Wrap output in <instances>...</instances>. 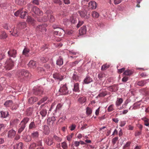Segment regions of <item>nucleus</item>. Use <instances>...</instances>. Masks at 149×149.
I'll return each instance as SVG.
<instances>
[{"label": "nucleus", "mask_w": 149, "mask_h": 149, "mask_svg": "<svg viewBox=\"0 0 149 149\" xmlns=\"http://www.w3.org/2000/svg\"><path fill=\"white\" fill-rule=\"evenodd\" d=\"M31 75V74L28 71L24 70H19L16 73L18 79L21 81L29 79Z\"/></svg>", "instance_id": "f257e3e1"}, {"label": "nucleus", "mask_w": 149, "mask_h": 149, "mask_svg": "<svg viewBox=\"0 0 149 149\" xmlns=\"http://www.w3.org/2000/svg\"><path fill=\"white\" fill-rule=\"evenodd\" d=\"M31 140V138L30 136H26V138L25 139V141L28 142L30 141Z\"/></svg>", "instance_id": "774afa93"}, {"label": "nucleus", "mask_w": 149, "mask_h": 149, "mask_svg": "<svg viewBox=\"0 0 149 149\" xmlns=\"http://www.w3.org/2000/svg\"><path fill=\"white\" fill-rule=\"evenodd\" d=\"M118 138L117 137H115L112 140V142L113 145H114L116 143V142L118 140Z\"/></svg>", "instance_id": "680f3d73"}, {"label": "nucleus", "mask_w": 149, "mask_h": 149, "mask_svg": "<svg viewBox=\"0 0 149 149\" xmlns=\"http://www.w3.org/2000/svg\"><path fill=\"white\" fill-rule=\"evenodd\" d=\"M59 91L61 95H66L69 93L67 87L66 85H62L59 90Z\"/></svg>", "instance_id": "7ed1b4c3"}, {"label": "nucleus", "mask_w": 149, "mask_h": 149, "mask_svg": "<svg viewBox=\"0 0 149 149\" xmlns=\"http://www.w3.org/2000/svg\"><path fill=\"white\" fill-rule=\"evenodd\" d=\"M19 30L18 29H15V28L13 29V33H11L12 35L14 36H17L19 35Z\"/></svg>", "instance_id": "c756f323"}, {"label": "nucleus", "mask_w": 149, "mask_h": 149, "mask_svg": "<svg viewBox=\"0 0 149 149\" xmlns=\"http://www.w3.org/2000/svg\"><path fill=\"white\" fill-rule=\"evenodd\" d=\"M92 111L91 109L89 107L86 108V114L88 115H89L92 113Z\"/></svg>", "instance_id": "de8ad7c7"}, {"label": "nucleus", "mask_w": 149, "mask_h": 149, "mask_svg": "<svg viewBox=\"0 0 149 149\" xmlns=\"http://www.w3.org/2000/svg\"><path fill=\"white\" fill-rule=\"evenodd\" d=\"M36 144L35 143H33L31 144L30 146V148L31 149H33L36 147Z\"/></svg>", "instance_id": "e2e57ef3"}, {"label": "nucleus", "mask_w": 149, "mask_h": 149, "mask_svg": "<svg viewBox=\"0 0 149 149\" xmlns=\"http://www.w3.org/2000/svg\"><path fill=\"white\" fill-rule=\"evenodd\" d=\"M47 25L44 24L42 25H40L37 26V29L41 32H45L46 31V27Z\"/></svg>", "instance_id": "6e6552de"}, {"label": "nucleus", "mask_w": 149, "mask_h": 149, "mask_svg": "<svg viewBox=\"0 0 149 149\" xmlns=\"http://www.w3.org/2000/svg\"><path fill=\"white\" fill-rule=\"evenodd\" d=\"M142 120L144 122V124L146 126H148L149 125V119L146 118H143Z\"/></svg>", "instance_id": "c03bdc74"}, {"label": "nucleus", "mask_w": 149, "mask_h": 149, "mask_svg": "<svg viewBox=\"0 0 149 149\" xmlns=\"http://www.w3.org/2000/svg\"><path fill=\"white\" fill-rule=\"evenodd\" d=\"M80 15L82 17H84L87 14V12L86 11H79L78 12Z\"/></svg>", "instance_id": "ea45409f"}, {"label": "nucleus", "mask_w": 149, "mask_h": 149, "mask_svg": "<svg viewBox=\"0 0 149 149\" xmlns=\"http://www.w3.org/2000/svg\"><path fill=\"white\" fill-rule=\"evenodd\" d=\"M22 9V11H21V13L20 14V17L24 19L25 18V17L26 16V15L27 14V12L26 11L23 10Z\"/></svg>", "instance_id": "f704fd0d"}, {"label": "nucleus", "mask_w": 149, "mask_h": 149, "mask_svg": "<svg viewBox=\"0 0 149 149\" xmlns=\"http://www.w3.org/2000/svg\"><path fill=\"white\" fill-rule=\"evenodd\" d=\"M53 77L54 79L59 80L60 81L62 80L63 79L64 76L61 75L59 73H56L53 74Z\"/></svg>", "instance_id": "f8f14e48"}, {"label": "nucleus", "mask_w": 149, "mask_h": 149, "mask_svg": "<svg viewBox=\"0 0 149 149\" xmlns=\"http://www.w3.org/2000/svg\"><path fill=\"white\" fill-rule=\"evenodd\" d=\"M97 3L94 1H90L88 3V7L89 9L94 10L96 8Z\"/></svg>", "instance_id": "0eeeda50"}, {"label": "nucleus", "mask_w": 149, "mask_h": 149, "mask_svg": "<svg viewBox=\"0 0 149 149\" xmlns=\"http://www.w3.org/2000/svg\"><path fill=\"white\" fill-rule=\"evenodd\" d=\"M6 127V125L3 124H0V131L3 130Z\"/></svg>", "instance_id": "0e129e2a"}, {"label": "nucleus", "mask_w": 149, "mask_h": 149, "mask_svg": "<svg viewBox=\"0 0 149 149\" xmlns=\"http://www.w3.org/2000/svg\"><path fill=\"white\" fill-rule=\"evenodd\" d=\"M79 90V84L78 83H76L74 84V88L73 89L74 91L77 92Z\"/></svg>", "instance_id": "2f4dec72"}, {"label": "nucleus", "mask_w": 149, "mask_h": 149, "mask_svg": "<svg viewBox=\"0 0 149 149\" xmlns=\"http://www.w3.org/2000/svg\"><path fill=\"white\" fill-rule=\"evenodd\" d=\"M141 131L140 130V131H136L135 133V136H139L141 135Z\"/></svg>", "instance_id": "052dcab7"}, {"label": "nucleus", "mask_w": 149, "mask_h": 149, "mask_svg": "<svg viewBox=\"0 0 149 149\" xmlns=\"http://www.w3.org/2000/svg\"><path fill=\"white\" fill-rule=\"evenodd\" d=\"M7 37V35L6 33L4 31H2L0 35V38L1 39H6Z\"/></svg>", "instance_id": "4c0bfd02"}, {"label": "nucleus", "mask_w": 149, "mask_h": 149, "mask_svg": "<svg viewBox=\"0 0 149 149\" xmlns=\"http://www.w3.org/2000/svg\"><path fill=\"white\" fill-rule=\"evenodd\" d=\"M43 89L41 87L34 88L33 91V94L36 95L41 96L43 93Z\"/></svg>", "instance_id": "20e7f679"}, {"label": "nucleus", "mask_w": 149, "mask_h": 149, "mask_svg": "<svg viewBox=\"0 0 149 149\" xmlns=\"http://www.w3.org/2000/svg\"><path fill=\"white\" fill-rule=\"evenodd\" d=\"M37 100V99L36 97H31L29 98V101L31 104H32Z\"/></svg>", "instance_id": "58836bf2"}, {"label": "nucleus", "mask_w": 149, "mask_h": 149, "mask_svg": "<svg viewBox=\"0 0 149 149\" xmlns=\"http://www.w3.org/2000/svg\"><path fill=\"white\" fill-rule=\"evenodd\" d=\"M36 126L35 123L34 122H32L31 123L29 126V129H31L35 128L36 127Z\"/></svg>", "instance_id": "79ce46f5"}, {"label": "nucleus", "mask_w": 149, "mask_h": 149, "mask_svg": "<svg viewBox=\"0 0 149 149\" xmlns=\"http://www.w3.org/2000/svg\"><path fill=\"white\" fill-rule=\"evenodd\" d=\"M114 105L113 104L110 105L107 109V110L109 112H111L114 110L113 108Z\"/></svg>", "instance_id": "6e6d98bb"}, {"label": "nucleus", "mask_w": 149, "mask_h": 149, "mask_svg": "<svg viewBox=\"0 0 149 149\" xmlns=\"http://www.w3.org/2000/svg\"><path fill=\"white\" fill-rule=\"evenodd\" d=\"M123 100L121 98H117V100L116 103V105L117 107H118L120 105V104L123 102Z\"/></svg>", "instance_id": "473e14b6"}, {"label": "nucleus", "mask_w": 149, "mask_h": 149, "mask_svg": "<svg viewBox=\"0 0 149 149\" xmlns=\"http://www.w3.org/2000/svg\"><path fill=\"white\" fill-rule=\"evenodd\" d=\"M23 146V143L19 142L14 146V149H22Z\"/></svg>", "instance_id": "b1692460"}, {"label": "nucleus", "mask_w": 149, "mask_h": 149, "mask_svg": "<svg viewBox=\"0 0 149 149\" xmlns=\"http://www.w3.org/2000/svg\"><path fill=\"white\" fill-rule=\"evenodd\" d=\"M25 127L26 125L20 123L19 126V128L18 131V133H21L24 130Z\"/></svg>", "instance_id": "f3484780"}, {"label": "nucleus", "mask_w": 149, "mask_h": 149, "mask_svg": "<svg viewBox=\"0 0 149 149\" xmlns=\"http://www.w3.org/2000/svg\"><path fill=\"white\" fill-rule=\"evenodd\" d=\"M131 144V142L130 141H128L127 142L126 144L124 146L123 149H125L127 148H129L130 147Z\"/></svg>", "instance_id": "3c124183"}, {"label": "nucleus", "mask_w": 149, "mask_h": 149, "mask_svg": "<svg viewBox=\"0 0 149 149\" xmlns=\"http://www.w3.org/2000/svg\"><path fill=\"white\" fill-rule=\"evenodd\" d=\"M56 120V118L54 116L52 117L51 118H48L47 121H52L53 122H54Z\"/></svg>", "instance_id": "338daca9"}, {"label": "nucleus", "mask_w": 149, "mask_h": 149, "mask_svg": "<svg viewBox=\"0 0 149 149\" xmlns=\"http://www.w3.org/2000/svg\"><path fill=\"white\" fill-rule=\"evenodd\" d=\"M140 91L146 95H149V89L147 88H143L140 90Z\"/></svg>", "instance_id": "412c9836"}, {"label": "nucleus", "mask_w": 149, "mask_h": 149, "mask_svg": "<svg viewBox=\"0 0 149 149\" xmlns=\"http://www.w3.org/2000/svg\"><path fill=\"white\" fill-rule=\"evenodd\" d=\"M92 79L89 77H87L84 80V82L85 84H88L92 82Z\"/></svg>", "instance_id": "7c9ffc66"}, {"label": "nucleus", "mask_w": 149, "mask_h": 149, "mask_svg": "<svg viewBox=\"0 0 149 149\" xmlns=\"http://www.w3.org/2000/svg\"><path fill=\"white\" fill-rule=\"evenodd\" d=\"M54 3L58 4L59 5H61L62 4V1L60 0H54Z\"/></svg>", "instance_id": "13d9d810"}, {"label": "nucleus", "mask_w": 149, "mask_h": 149, "mask_svg": "<svg viewBox=\"0 0 149 149\" xmlns=\"http://www.w3.org/2000/svg\"><path fill=\"white\" fill-rule=\"evenodd\" d=\"M29 49L27 48H25L23 51V54L27 56V54L29 52Z\"/></svg>", "instance_id": "8fccbe9b"}, {"label": "nucleus", "mask_w": 149, "mask_h": 149, "mask_svg": "<svg viewBox=\"0 0 149 149\" xmlns=\"http://www.w3.org/2000/svg\"><path fill=\"white\" fill-rule=\"evenodd\" d=\"M61 147L63 149H67L68 148V146L66 143L64 141L61 143Z\"/></svg>", "instance_id": "49530a36"}, {"label": "nucleus", "mask_w": 149, "mask_h": 149, "mask_svg": "<svg viewBox=\"0 0 149 149\" xmlns=\"http://www.w3.org/2000/svg\"><path fill=\"white\" fill-rule=\"evenodd\" d=\"M33 11L36 15L38 16H40L42 15L43 13L42 11L40 10V9L36 6L33 7Z\"/></svg>", "instance_id": "1a4fd4ad"}, {"label": "nucleus", "mask_w": 149, "mask_h": 149, "mask_svg": "<svg viewBox=\"0 0 149 149\" xmlns=\"http://www.w3.org/2000/svg\"><path fill=\"white\" fill-rule=\"evenodd\" d=\"M17 26L20 29H24L26 27V23L24 22H19Z\"/></svg>", "instance_id": "a211bd4d"}, {"label": "nucleus", "mask_w": 149, "mask_h": 149, "mask_svg": "<svg viewBox=\"0 0 149 149\" xmlns=\"http://www.w3.org/2000/svg\"><path fill=\"white\" fill-rule=\"evenodd\" d=\"M52 139L54 140H55V141L58 142H61L62 140V138L56 135H54Z\"/></svg>", "instance_id": "cd10ccee"}, {"label": "nucleus", "mask_w": 149, "mask_h": 149, "mask_svg": "<svg viewBox=\"0 0 149 149\" xmlns=\"http://www.w3.org/2000/svg\"><path fill=\"white\" fill-rule=\"evenodd\" d=\"M40 60L42 62H43V63H45L47 61V58H46L43 57L41 58Z\"/></svg>", "instance_id": "69168bd1"}, {"label": "nucleus", "mask_w": 149, "mask_h": 149, "mask_svg": "<svg viewBox=\"0 0 149 149\" xmlns=\"http://www.w3.org/2000/svg\"><path fill=\"white\" fill-rule=\"evenodd\" d=\"M39 133L37 131L33 132L31 133V136L34 138H36L39 136Z\"/></svg>", "instance_id": "c9c22d12"}, {"label": "nucleus", "mask_w": 149, "mask_h": 149, "mask_svg": "<svg viewBox=\"0 0 149 149\" xmlns=\"http://www.w3.org/2000/svg\"><path fill=\"white\" fill-rule=\"evenodd\" d=\"M1 117L3 118L7 117L9 115V113L8 111H1L0 112Z\"/></svg>", "instance_id": "bb28decb"}, {"label": "nucleus", "mask_w": 149, "mask_h": 149, "mask_svg": "<svg viewBox=\"0 0 149 149\" xmlns=\"http://www.w3.org/2000/svg\"><path fill=\"white\" fill-rule=\"evenodd\" d=\"M109 65L107 63L104 64L102 66L101 70H106L109 68Z\"/></svg>", "instance_id": "a18cd8bd"}, {"label": "nucleus", "mask_w": 149, "mask_h": 149, "mask_svg": "<svg viewBox=\"0 0 149 149\" xmlns=\"http://www.w3.org/2000/svg\"><path fill=\"white\" fill-rule=\"evenodd\" d=\"M147 80H144L138 81L137 82V84L140 86H143L147 83Z\"/></svg>", "instance_id": "6ab92c4d"}, {"label": "nucleus", "mask_w": 149, "mask_h": 149, "mask_svg": "<svg viewBox=\"0 0 149 149\" xmlns=\"http://www.w3.org/2000/svg\"><path fill=\"white\" fill-rule=\"evenodd\" d=\"M46 14L48 17V20L50 22H54L55 19L52 15V13L51 10H47L46 13Z\"/></svg>", "instance_id": "39448f33"}, {"label": "nucleus", "mask_w": 149, "mask_h": 149, "mask_svg": "<svg viewBox=\"0 0 149 149\" xmlns=\"http://www.w3.org/2000/svg\"><path fill=\"white\" fill-rule=\"evenodd\" d=\"M13 104V102L11 100H9L6 101L4 103V105L6 107H10Z\"/></svg>", "instance_id": "4be33fe9"}, {"label": "nucleus", "mask_w": 149, "mask_h": 149, "mask_svg": "<svg viewBox=\"0 0 149 149\" xmlns=\"http://www.w3.org/2000/svg\"><path fill=\"white\" fill-rule=\"evenodd\" d=\"M45 15H46L45 14ZM48 17L47 15H45L43 16L42 18H39L37 19V20L39 22H46L48 21Z\"/></svg>", "instance_id": "dca6fc26"}, {"label": "nucleus", "mask_w": 149, "mask_h": 149, "mask_svg": "<svg viewBox=\"0 0 149 149\" xmlns=\"http://www.w3.org/2000/svg\"><path fill=\"white\" fill-rule=\"evenodd\" d=\"M87 100V99L85 97L81 96L78 99V101L81 104H83L85 103Z\"/></svg>", "instance_id": "2eb2a0df"}, {"label": "nucleus", "mask_w": 149, "mask_h": 149, "mask_svg": "<svg viewBox=\"0 0 149 149\" xmlns=\"http://www.w3.org/2000/svg\"><path fill=\"white\" fill-rule=\"evenodd\" d=\"M92 16L93 18H96L99 17V14L98 13L94 11L92 12Z\"/></svg>", "instance_id": "e433bc0d"}, {"label": "nucleus", "mask_w": 149, "mask_h": 149, "mask_svg": "<svg viewBox=\"0 0 149 149\" xmlns=\"http://www.w3.org/2000/svg\"><path fill=\"white\" fill-rule=\"evenodd\" d=\"M34 7L31 4H29L27 5V9L29 11H33V8Z\"/></svg>", "instance_id": "09e8293b"}, {"label": "nucleus", "mask_w": 149, "mask_h": 149, "mask_svg": "<svg viewBox=\"0 0 149 149\" xmlns=\"http://www.w3.org/2000/svg\"><path fill=\"white\" fill-rule=\"evenodd\" d=\"M63 64V61L62 58L60 56L59 58L56 61V64L57 65L61 66Z\"/></svg>", "instance_id": "c85d7f7f"}, {"label": "nucleus", "mask_w": 149, "mask_h": 149, "mask_svg": "<svg viewBox=\"0 0 149 149\" xmlns=\"http://www.w3.org/2000/svg\"><path fill=\"white\" fill-rule=\"evenodd\" d=\"M36 63L35 61L31 60L29 63L28 65L30 67L34 68L36 67Z\"/></svg>", "instance_id": "5701e85b"}, {"label": "nucleus", "mask_w": 149, "mask_h": 149, "mask_svg": "<svg viewBox=\"0 0 149 149\" xmlns=\"http://www.w3.org/2000/svg\"><path fill=\"white\" fill-rule=\"evenodd\" d=\"M16 134V132L13 130H11L8 132V136L10 138H13Z\"/></svg>", "instance_id": "9b49d317"}, {"label": "nucleus", "mask_w": 149, "mask_h": 149, "mask_svg": "<svg viewBox=\"0 0 149 149\" xmlns=\"http://www.w3.org/2000/svg\"><path fill=\"white\" fill-rule=\"evenodd\" d=\"M8 54L9 56L15 58L16 56L17 52L15 50H10L8 52Z\"/></svg>", "instance_id": "9d476101"}, {"label": "nucleus", "mask_w": 149, "mask_h": 149, "mask_svg": "<svg viewBox=\"0 0 149 149\" xmlns=\"http://www.w3.org/2000/svg\"><path fill=\"white\" fill-rule=\"evenodd\" d=\"M70 20L71 23L73 24H75L77 23V19L75 18L74 17H71Z\"/></svg>", "instance_id": "5fc2aeb1"}, {"label": "nucleus", "mask_w": 149, "mask_h": 149, "mask_svg": "<svg viewBox=\"0 0 149 149\" xmlns=\"http://www.w3.org/2000/svg\"><path fill=\"white\" fill-rule=\"evenodd\" d=\"M108 89L111 91L115 92L117 91L118 90V86L116 85H114L109 87H108Z\"/></svg>", "instance_id": "4468645a"}, {"label": "nucleus", "mask_w": 149, "mask_h": 149, "mask_svg": "<svg viewBox=\"0 0 149 149\" xmlns=\"http://www.w3.org/2000/svg\"><path fill=\"white\" fill-rule=\"evenodd\" d=\"M86 29L85 26H83L79 30V34L81 35L85 34L86 32Z\"/></svg>", "instance_id": "ddd939ff"}, {"label": "nucleus", "mask_w": 149, "mask_h": 149, "mask_svg": "<svg viewBox=\"0 0 149 149\" xmlns=\"http://www.w3.org/2000/svg\"><path fill=\"white\" fill-rule=\"evenodd\" d=\"M108 94V92L106 91H101L97 96V97H103L105 96Z\"/></svg>", "instance_id": "aec40b11"}, {"label": "nucleus", "mask_w": 149, "mask_h": 149, "mask_svg": "<svg viewBox=\"0 0 149 149\" xmlns=\"http://www.w3.org/2000/svg\"><path fill=\"white\" fill-rule=\"evenodd\" d=\"M16 3L19 5H22L26 4L25 0H16Z\"/></svg>", "instance_id": "72a5a7b5"}, {"label": "nucleus", "mask_w": 149, "mask_h": 149, "mask_svg": "<svg viewBox=\"0 0 149 149\" xmlns=\"http://www.w3.org/2000/svg\"><path fill=\"white\" fill-rule=\"evenodd\" d=\"M73 135L74 134L73 133H72L70 135H68L67 136H66L67 140L69 141H70Z\"/></svg>", "instance_id": "4d7b16f0"}, {"label": "nucleus", "mask_w": 149, "mask_h": 149, "mask_svg": "<svg viewBox=\"0 0 149 149\" xmlns=\"http://www.w3.org/2000/svg\"><path fill=\"white\" fill-rule=\"evenodd\" d=\"M65 33V31L63 29L60 28H57L54 31L53 33L55 35H58L60 36H63Z\"/></svg>", "instance_id": "423d86ee"}, {"label": "nucleus", "mask_w": 149, "mask_h": 149, "mask_svg": "<svg viewBox=\"0 0 149 149\" xmlns=\"http://www.w3.org/2000/svg\"><path fill=\"white\" fill-rule=\"evenodd\" d=\"M29 120V118L27 117L24 118L20 123L26 125V124L28 122Z\"/></svg>", "instance_id": "a19ab883"}, {"label": "nucleus", "mask_w": 149, "mask_h": 149, "mask_svg": "<svg viewBox=\"0 0 149 149\" xmlns=\"http://www.w3.org/2000/svg\"><path fill=\"white\" fill-rule=\"evenodd\" d=\"M27 21L29 24H32L34 23V21L31 17L28 16L27 17Z\"/></svg>", "instance_id": "37998d69"}, {"label": "nucleus", "mask_w": 149, "mask_h": 149, "mask_svg": "<svg viewBox=\"0 0 149 149\" xmlns=\"http://www.w3.org/2000/svg\"><path fill=\"white\" fill-rule=\"evenodd\" d=\"M132 72L131 70H125L124 73V74L125 75H130L132 74Z\"/></svg>", "instance_id": "864d4df0"}, {"label": "nucleus", "mask_w": 149, "mask_h": 149, "mask_svg": "<svg viewBox=\"0 0 149 149\" xmlns=\"http://www.w3.org/2000/svg\"><path fill=\"white\" fill-rule=\"evenodd\" d=\"M22 9H20L16 11L14 13V15L16 16H17L19 14H20Z\"/></svg>", "instance_id": "bf43d9fd"}, {"label": "nucleus", "mask_w": 149, "mask_h": 149, "mask_svg": "<svg viewBox=\"0 0 149 149\" xmlns=\"http://www.w3.org/2000/svg\"><path fill=\"white\" fill-rule=\"evenodd\" d=\"M4 65L5 68L6 70H10L14 66L13 62L11 58H9L6 61Z\"/></svg>", "instance_id": "f03ea898"}, {"label": "nucleus", "mask_w": 149, "mask_h": 149, "mask_svg": "<svg viewBox=\"0 0 149 149\" xmlns=\"http://www.w3.org/2000/svg\"><path fill=\"white\" fill-rule=\"evenodd\" d=\"M40 113L42 116V118L45 117V116L47 113V110L46 109L43 108L40 110Z\"/></svg>", "instance_id": "393cba45"}, {"label": "nucleus", "mask_w": 149, "mask_h": 149, "mask_svg": "<svg viewBox=\"0 0 149 149\" xmlns=\"http://www.w3.org/2000/svg\"><path fill=\"white\" fill-rule=\"evenodd\" d=\"M53 139H52L49 138H48L47 140L46 141V143L48 146H51L54 143L53 141Z\"/></svg>", "instance_id": "a878e982"}, {"label": "nucleus", "mask_w": 149, "mask_h": 149, "mask_svg": "<svg viewBox=\"0 0 149 149\" xmlns=\"http://www.w3.org/2000/svg\"><path fill=\"white\" fill-rule=\"evenodd\" d=\"M37 71L38 72L40 73H43L44 72V69L41 67H38L37 69Z\"/></svg>", "instance_id": "603ef678"}]
</instances>
